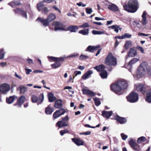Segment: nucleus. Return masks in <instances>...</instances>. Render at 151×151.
Here are the masks:
<instances>
[{
  "instance_id": "f257e3e1",
  "label": "nucleus",
  "mask_w": 151,
  "mask_h": 151,
  "mask_svg": "<svg viewBox=\"0 0 151 151\" xmlns=\"http://www.w3.org/2000/svg\"><path fill=\"white\" fill-rule=\"evenodd\" d=\"M127 87V84L126 82L124 80L121 79L118 80L115 84L111 86V90L116 93L123 90L125 89Z\"/></svg>"
},
{
  "instance_id": "f03ea898",
  "label": "nucleus",
  "mask_w": 151,
  "mask_h": 151,
  "mask_svg": "<svg viewBox=\"0 0 151 151\" xmlns=\"http://www.w3.org/2000/svg\"><path fill=\"white\" fill-rule=\"evenodd\" d=\"M151 71V67H149L146 62H143L139 66L137 70L136 75L133 74L135 78H139L142 76L144 75L147 71Z\"/></svg>"
},
{
  "instance_id": "7ed1b4c3",
  "label": "nucleus",
  "mask_w": 151,
  "mask_h": 151,
  "mask_svg": "<svg viewBox=\"0 0 151 151\" xmlns=\"http://www.w3.org/2000/svg\"><path fill=\"white\" fill-rule=\"evenodd\" d=\"M125 10L129 12L134 13L138 8V4L137 0H129L128 4L124 6Z\"/></svg>"
},
{
  "instance_id": "20e7f679",
  "label": "nucleus",
  "mask_w": 151,
  "mask_h": 151,
  "mask_svg": "<svg viewBox=\"0 0 151 151\" xmlns=\"http://www.w3.org/2000/svg\"><path fill=\"white\" fill-rule=\"evenodd\" d=\"M104 63L106 65L113 66L116 65L117 63L116 59L111 53L106 57Z\"/></svg>"
},
{
  "instance_id": "39448f33",
  "label": "nucleus",
  "mask_w": 151,
  "mask_h": 151,
  "mask_svg": "<svg viewBox=\"0 0 151 151\" xmlns=\"http://www.w3.org/2000/svg\"><path fill=\"white\" fill-rule=\"evenodd\" d=\"M55 17L53 14H50L47 19H44L42 18H38L36 20L37 22H40L43 23V25L46 27L47 26L49 22L53 20L55 18Z\"/></svg>"
},
{
  "instance_id": "423d86ee",
  "label": "nucleus",
  "mask_w": 151,
  "mask_h": 151,
  "mask_svg": "<svg viewBox=\"0 0 151 151\" xmlns=\"http://www.w3.org/2000/svg\"><path fill=\"white\" fill-rule=\"evenodd\" d=\"M127 100L129 102L134 103L137 102L138 100V94L136 92H132L127 97Z\"/></svg>"
},
{
  "instance_id": "0eeeda50",
  "label": "nucleus",
  "mask_w": 151,
  "mask_h": 151,
  "mask_svg": "<svg viewBox=\"0 0 151 151\" xmlns=\"http://www.w3.org/2000/svg\"><path fill=\"white\" fill-rule=\"evenodd\" d=\"M52 25L55 27V31L59 30L67 31L65 28V26L59 22H53L52 23Z\"/></svg>"
},
{
  "instance_id": "6e6552de",
  "label": "nucleus",
  "mask_w": 151,
  "mask_h": 151,
  "mask_svg": "<svg viewBox=\"0 0 151 151\" xmlns=\"http://www.w3.org/2000/svg\"><path fill=\"white\" fill-rule=\"evenodd\" d=\"M44 95L43 94H41L39 96V99L38 100V97L34 95L32 96L31 99L33 103H36L37 101V104L38 105L41 104L43 102L44 100Z\"/></svg>"
},
{
  "instance_id": "1a4fd4ad",
  "label": "nucleus",
  "mask_w": 151,
  "mask_h": 151,
  "mask_svg": "<svg viewBox=\"0 0 151 151\" xmlns=\"http://www.w3.org/2000/svg\"><path fill=\"white\" fill-rule=\"evenodd\" d=\"M10 89V86L6 83H3L0 86V92L1 94H5Z\"/></svg>"
},
{
  "instance_id": "9d476101",
  "label": "nucleus",
  "mask_w": 151,
  "mask_h": 151,
  "mask_svg": "<svg viewBox=\"0 0 151 151\" xmlns=\"http://www.w3.org/2000/svg\"><path fill=\"white\" fill-rule=\"evenodd\" d=\"M134 89L136 91L141 92L143 94L145 93L146 91L145 86L143 84L141 83L135 84Z\"/></svg>"
},
{
  "instance_id": "9b49d317",
  "label": "nucleus",
  "mask_w": 151,
  "mask_h": 151,
  "mask_svg": "<svg viewBox=\"0 0 151 151\" xmlns=\"http://www.w3.org/2000/svg\"><path fill=\"white\" fill-rule=\"evenodd\" d=\"M129 144L132 148L135 150L139 151L140 149L139 146L134 141L133 139H131L129 142Z\"/></svg>"
},
{
  "instance_id": "f8f14e48",
  "label": "nucleus",
  "mask_w": 151,
  "mask_h": 151,
  "mask_svg": "<svg viewBox=\"0 0 151 151\" xmlns=\"http://www.w3.org/2000/svg\"><path fill=\"white\" fill-rule=\"evenodd\" d=\"M109 4L107 5L108 8L110 10L113 12H116L119 11L117 6L114 4L109 2Z\"/></svg>"
},
{
  "instance_id": "ddd939ff",
  "label": "nucleus",
  "mask_w": 151,
  "mask_h": 151,
  "mask_svg": "<svg viewBox=\"0 0 151 151\" xmlns=\"http://www.w3.org/2000/svg\"><path fill=\"white\" fill-rule=\"evenodd\" d=\"M48 58L56 62H63L64 61L65 58H66V57L65 55H64L63 57L60 58H57L52 56H48Z\"/></svg>"
},
{
  "instance_id": "4468645a",
  "label": "nucleus",
  "mask_w": 151,
  "mask_h": 151,
  "mask_svg": "<svg viewBox=\"0 0 151 151\" xmlns=\"http://www.w3.org/2000/svg\"><path fill=\"white\" fill-rule=\"evenodd\" d=\"M138 60L139 59L136 58H134L129 62L127 68L130 72H132V71L131 70H130L129 69H132V65L136 63Z\"/></svg>"
},
{
  "instance_id": "2eb2a0df",
  "label": "nucleus",
  "mask_w": 151,
  "mask_h": 151,
  "mask_svg": "<svg viewBox=\"0 0 151 151\" xmlns=\"http://www.w3.org/2000/svg\"><path fill=\"white\" fill-rule=\"evenodd\" d=\"M137 55V52L135 49L134 47L131 48L130 49L129 51L128 52L126 58H127L128 57H134Z\"/></svg>"
},
{
  "instance_id": "dca6fc26",
  "label": "nucleus",
  "mask_w": 151,
  "mask_h": 151,
  "mask_svg": "<svg viewBox=\"0 0 151 151\" xmlns=\"http://www.w3.org/2000/svg\"><path fill=\"white\" fill-rule=\"evenodd\" d=\"M99 47V45H97L95 46L90 45L87 47L86 51H88L90 52H92L93 51L98 50Z\"/></svg>"
},
{
  "instance_id": "f3484780",
  "label": "nucleus",
  "mask_w": 151,
  "mask_h": 151,
  "mask_svg": "<svg viewBox=\"0 0 151 151\" xmlns=\"http://www.w3.org/2000/svg\"><path fill=\"white\" fill-rule=\"evenodd\" d=\"M146 12L145 11L144 12L142 16V19L141 22L143 26L145 25L147 22V21L146 18Z\"/></svg>"
},
{
  "instance_id": "a211bd4d",
  "label": "nucleus",
  "mask_w": 151,
  "mask_h": 151,
  "mask_svg": "<svg viewBox=\"0 0 151 151\" xmlns=\"http://www.w3.org/2000/svg\"><path fill=\"white\" fill-rule=\"evenodd\" d=\"M72 140L78 146L82 145H84L83 141L80 139L76 138H72Z\"/></svg>"
},
{
  "instance_id": "6ab92c4d",
  "label": "nucleus",
  "mask_w": 151,
  "mask_h": 151,
  "mask_svg": "<svg viewBox=\"0 0 151 151\" xmlns=\"http://www.w3.org/2000/svg\"><path fill=\"white\" fill-rule=\"evenodd\" d=\"M56 125L60 128L61 127H67L68 126V124L62 120L56 123Z\"/></svg>"
},
{
  "instance_id": "aec40b11",
  "label": "nucleus",
  "mask_w": 151,
  "mask_h": 151,
  "mask_svg": "<svg viewBox=\"0 0 151 151\" xmlns=\"http://www.w3.org/2000/svg\"><path fill=\"white\" fill-rule=\"evenodd\" d=\"M93 73V71L91 70H89L87 71L82 77L83 79L86 80Z\"/></svg>"
},
{
  "instance_id": "412c9836",
  "label": "nucleus",
  "mask_w": 151,
  "mask_h": 151,
  "mask_svg": "<svg viewBox=\"0 0 151 151\" xmlns=\"http://www.w3.org/2000/svg\"><path fill=\"white\" fill-rule=\"evenodd\" d=\"M78 27L76 26H71L68 27L67 30H69L71 32H76L78 29Z\"/></svg>"
},
{
  "instance_id": "4be33fe9",
  "label": "nucleus",
  "mask_w": 151,
  "mask_h": 151,
  "mask_svg": "<svg viewBox=\"0 0 151 151\" xmlns=\"http://www.w3.org/2000/svg\"><path fill=\"white\" fill-rule=\"evenodd\" d=\"M82 91L83 94L88 95L92 96H95L96 95L95 93L93 92L88 89H83L82 90Z\"/></svg>"
},
{
  "instance_id": "5701e85b",
  "label": "nucleus",
  "mask_w": 151,
  "mask_h": 151,
  "mask_svg": "<svg viewBox=\"0 0 151 151\" xmlns=\"http://www.w3.org/2000/svg\"><path fill=\"white\" fill-rule=\"evenodd\" d=\"M106 68V66L102 64H101L100 65L96 66L94 68L98 72H101L104 70Z\"/></svg>"
},
{
  "instance_id": "b1692460",
  "label": "nucleus",
  "mask_w": 151,
  "mask_h": 151,
  "mask_svg": "<svg viewBox=\"0 0 151 151\" xmlns=\"http://www.w3.org/2000/svg\"><path fill=\"white\" fill-rule=\"evenodd\" d=\"M146 100L147 102L151 103V89L148 90L147 92Z\"/></svg>"
},
{
  "instance_id": "393cba45",
  "label": "nucleus",
  "mask_w": 151,
  "mask_h": 151,
  "mask_svg": "<svg viewBox=\"0 0 151 151\" xmlns=\"http://www.w3.org/2000/svg\"><path fill=\"white\" fill-rule=\"evenodd\" d=\"M115 119L118 121L120 124H123L127 122L126 119L124 118L120 117L117 116L115 118Z\"/></svg>"
},
{
  "instance_id": "a878e982",
  "label": "nucleus",
  "mask_w": 151,
  "mask_h": 151,
  "mask_svg": "<svg viewBox=\"0 0 151 151\" xmlns=\"http://www.w3.org/2000/svg\"><path fill=\"white\" fill-rule=\"evenodd\" d=\"M112 114V111H103L102 112V114L103 116L104 117H106L107 119H108L109 117L111 116Z\"/></svg>"
},
{
  "instance_id": "bb28decb",
  "label": "nucleus",
  "mask_w": 151,
  "mask_h": 151,
  "mask_svg": "<svg viewBox=\"0 0 151 151\" xmlns=\"http://www.w3.org/2000/svg\"><path fill=\"white\" fill-rule=\"evenodd\" d=\"M25 99L24 96H22L18 99L17 105L20 107L24 102Z\"/></svg>"
},
{
  "instance_id": "cd10ccee",
  "label": "nucleus",
  "mask_w": 151,
  "mask_h": 151,
  "mask_svg": "<svg viewBox=\"0 0 151 151\" xmlns=\"http://www.w3.org/2000/svg\"><path fill=\"white\" fill-rule=\"evenodd\" d=\"M53 111V109L49 106L46 108L45 112L47 114H50Z\"/></svg>"
},
{
  "instance_id": "c85d7f7f",
  "label": "nucleus",
  "mask_w": 151,
  "mask_h": 151,
  "mask_svg": "<svg viewBox=\"0 0 151 151\" xmlns=\"http://www.w3.org/2000/svg\"><path fill=\"white\" fill-rule=\"evenodd\" d=\"M62 105V100H58L55 102L54 106L56 108H58L61 107Z\"/></svg>"
},
{
  "instance_id": "c756f323",
  "label": "nucleus",
  "mask_w": 151,
  "mask_h": 151,
  "mask_svg": "<svg viewBox=\"0 0 151 151\" xmlns=\"http://www.w3.org/2000/svg\"><path fill=\"white\" fill-rule=\"evenodd\" d=\"M44 8V4L42 1L38 3L37 5V8L39 11H42Z\"/></svg>"
},
{
  "instance_id": "7c9ffc66",
  "label": "nucleus",
  "mask_w": 151,
  "mask_h": 151,
  "mask_svg": "<svg viewBox=\"0 0 151 151\" xmlns=\"http://www.w3.org/2000/svg\"><path fill=\"white\" fill-rule=\"evenodd\" d=\"M132 45V42L131 40L126 41L124 44L125 48L128 49Z\"/></svg>"
},
{
  "instance_id": "2f4dec72",
  "label": "nucleus",
  "mask_w": 151,
  "mask_h": 151,
  "mask_svg": "<svg viewBox=\"0 0 151 151\" xmlns=\"http://www.w3.org/2000/svg\"><path fill=\"white\" fill-rule=\"evenodd\" d=\"M15 96H10L9 98H6V102L8 104H11L12 103L14 100Z\"/></svg>"
},
{
  "instance_id": "473e14b6",
  "label": "nucleus",
  "mask_w": 151,
  "mask_h": 151,
  "mask_svg": "<svg viewBox=\"0 0 151 151\" xmlns=\"http://www.w3.org/2000/svg\"><path fill=\"white\" fill-rule=\"evenodd\" d=\"M78 33L83 35H88L89 33V29H84L83 30H80L79 31Z\"/></svg>"
},
{
  "instance_id": "72a5a7b5",
  "label": "nucleus",
  "mask_w": 151,
  "mask_h": 151,
  "mask_svg": "<svg viewBox=\"0 0 151 151\" xmlns=\"http://www.w3.org/2000/svg\"><path fill=\"white\" fill-rule=\"evenodd\" d=\"M100 76L102 78H106L107 76V73L106 70H104L102 71L100 74Z\"/></svg>"
},
{
  "instance_id": "f704fd0d",
  "label": "nucleus",
  "mask_w": 151,
  "mask_h": 151,
  "mask_svg": "<svg viewBox=\"0 0 151 151\" xmlns=\"http://www.w3.org/2000/svg\"><path fill=\"white\" fill-rule=\"evenodd\" d=\"M109 28L114 29V31L116 33H118L119 32V26L117 25H113L111 26H109Z\"/></svg>"
},
{
  "instance_id": "c9c22d12",
  "label": "nucleus",
  "mask_w": 151,
  "mask_h": 151,
  "mask_svg": "<svg viewBox=\"0 0 151 151\" xmlns=\"http://www.w3.org/2000/svg\"><path fill=\"white\" fill-rule=\"evenodd\" d=\"M14 3L15 5H18L20 4V0H14L13 2L9 3L8 4L13 6L12 4Z\"/></svg>"
},
{
  "instance_id": "e433bc0d",
  "label": "nucleus",
  "mask_w": 151,
  "mask_h": 151,
  "mask_svg": "<svg viewBox=\"0 0 151 151\" xmlns=\"http://www.w3.org/2000/svg\"><path fill=\"white\" fill-rule=\"evenodd\" d=\"M48 99L49 101L52 102L56 100V98L53 96L52 94H51L48 96Z\"/></svg>"
},
{
  "instance_id": "4c0bfd02",
  "label": "nucleus",
  "mask_w": 151,
  "mask_h": 151,
  "mask_svg": "<svg viewBox=\"0 0 151 151\" xmlns=\"http://www.w3.org/2000/svg\"><path fill=\"white\" fill-rule=\"evenodd\" d=\"M61 64L59 62H56L51 65V67L54 68H56L60 66Z\"/></svg>"
},
{
  "instance_id": "58836bf2",
  "label": "nucleus",
  "mask_w": 151,
  "mask_h": 151,
  "mask_svg": "<svg viewBox=\"0 0 151 151\" xmlns=\"http://www.w3.org/2000/svg\"><path fill=\"white\" fill-rule=\"evenodd\" d=\"M95 101V104L97 106H98L100 105L101 104L100 101L99 99L98 98H95L93 99Z\"/></svg>"
},
{
  "instance_id": "ea45409f",
  "label": "nucleus",
  "mask_w": 151,
  "mask_h": 151,
  "mask_svg": "<svg viewBox=\"0 0 151 151\" xmlns=\"http://www.w3.org/2000/svg\"><path fill=\"white\" fill-rule=\"evenodd\" d=\"M146 138L144 137H141L138 138L137 140V142L138 143H141L145 141Z\"/></svg>"
},
{
  "instance_id": "a19ab883",
  "label": "nucleus",
  "mask_w": 151,
  "mask_h": 151,
  "mask_svg": "<svg viewBox=\"0 0 151 151\" xmlns=\"http://www.w3.org/2000/svg\"><path fill=\"white\" fill-rule=\"evenodd\" d=\"M59 113L57 111L55 112L53 114V117L54 119H56L60 116Z\"/></svg>"
},
{
  "instance_id": "79ce46f5",
  "label": "nucleus",
  "mask_w": 151,
  "mask_h": 151,
  "mask_svg": "<svg viewBox=\"0 0 151 151\" xmlns=\"http://www.w3.org/2000/svg\"><path fill=\"white\" fill-rule=\"evenodd\" d=\"M25 9L27 11L30 13L31 12V10L30 8V5L29 4H27L25 6Z\"/></svg>"
},
{
  "instance_id": "37998d69",
  "label": "nucleus",
  "mask_w": 151,
  "mask_h": 151,
  "mask_svg": "<svg viewBox=\"0 0 151 151\" xmlns=\"http://www.w3.org/2000/svg\"><path fill=\"white\" fill-rule=\"evenodd\" d=\"M20 92L21 93H25L27 91V88L21 86L20 87Z\"/></svg>"
},
{
  "instance_id": "c03bdc74",
  "label": "nucleus",
  "mask_w": 151,
  "mask_h": 151,
  "mask_svg": "<svg viewBox=\"0 0 151 151\" xmlns=\"http://www.w3.org/2000/svg\"><path fill=\"white\" fill-rule=\"evenodd\" d=\"M4 50L1 49L0 51V59H2L4 58Z\"/></svg>"
},
{
  "instance_id": "a18cd8bd",
  "label": "nucleus",
  "mask_w": 151,
  "mask_h": 151,
  "mask_svg": "<svg viewBox=\"0 0 151 151\" xmlns=\"http://www.w3.org/2000/svg\"><path fill=\"white\" fill-rule=\"evenodd\" d=\"M88 58V57L87 56L81 55L79 57V59L80 60H83Z\"/></svg>"
},
{
  "instance_id": "49530a36",
  "label": "nucleus",
  "mask_w": 151,
  "mask_h": 151,
  "mask_svg": "<svg viewBox=\"0 0 151 151\" xmlns=\"http://www.w3.org/2000/svg\"><path fill=\"white\" fill-rule=\"evenodd\" d=\"M59 113L60 115L63 114L65 112V111L63 109H61L57 111Z\"/></svg>"
},
{
  "instance_id": "de8ad7c7",
  "label": "nucleus",
  "mask_w": 151,
  "mask_h": 151,
  "mask_svg": "<svg viewBox=\"0 0 151 151\" xmlns=\"http://www.w3.org/2000/svg\"><path fill=\"white\" fill-rule=\"evenodd\" d=\"M20 14L23 17H25L26 19H27V13L25 12L23 10H22Z\"/></svg>"
},
{
  "instance_id": "09e8293b",
  "label": "nucleus",
  "mask_w": 151,
  "mask_h": 151,
  "mask_svg": "<svg viewBox=\"0 0 151 151\" xmlns=\"http://www.w3.org/2000/svg\"><path fill=\"white\" fill-rule=\"evenodd\" d=\"M124 39L126 38H130L131 37L132 35L127 33H125L123 35Z\"/></svg>"
},
{
  "instance_id": "8fccbe9b",
  "label": "nucleus",
  "mask_w": 151,
  "mask_h": 151,
  "mask_svg": "<svg viewBox=\"0 0 151 151\" xmlns=\"http://www.w3.org/2000/svg\"><path fill=\"white\" fill-rule=\"evenodd\" d=\"M69 132V131L68 130L65 129L63 130H61L60 132V134L63 136V134L66 133H68Z\"/></svg>"
},
{
  "instance_id": "3c124183",
  "label": "nucleus",
  "mask_w": 151,
  "mask_h": 151,
  "mask_svg": "<svg viewBox=\"0 0 151 151\" xmlns=\"http://www.w3.org/2000/svg\"><path fill=\"white\" fill-rule=\"evenodd\" d=\"M79 55V54L75 53L74 54H72V55L68 56L66 57V58H69L71 57H76Z\"/></svg>"
},
{
  "instance_id": "603ef678",
  "label": "nucleus",
  "mask_w": 151,
  "mask_h": 151,
  "mask_svg": "<svg viewBox=\"0 0 151 151\" xmlns=\"http://www.w3.org/2000/svg\"><path fill=\"white\" fill-rule=\"evenodd\" d=\"M86 11L87 14H91L93 12L92 9L89 8H86Z\"/></svg>"
},
{
  "instance_id": "864d4df0",
  "label": "nucleus",
  "mask_w": 151,
  "mask_h": 151,
  "mask_svg": "<svg viewBox=\"0 0 151 151\" xmlns=\"http://www.w3.org/2000/svg\"><path fill=\"white\" fill-rule=\"evenodd\" d=\"M89 26V24L88 23H85L83 24L82 25L80 26V27H86Z\"/></svg>"
},
{
  "instance_id": "5fc2aeb1",
  "label": "nucleus",
  "mask_w": 151,
  "mask_h": 151,
  "mask_svg": "<svg viewBox=\"0 0 151 151\" xmlns=\"http://www.w3.org/2000/svg\"><path fill=\"white\" fill-rule=\"evenodd\" d=\"M102 34H105L107 35H109L107 33H106L105 31H98V35H102Z\"/></svg>"
},
{
  "instance_id": "6e6d98bb",
  "label": "nucleus",
  "mask_w": 151,
  "mask_h": 151,
  "mask_svg": "<svg viewBox=\"0 0 151 151\" xmlns=\"http://www.w3.org/2000/svg\"><path fill=\"white\" fill-rule=\"evenodd\" d=\"M121 135L122 139L124 140H125L127 138V136L124 133H121Z\"/></svg>"
},
{
  "instance_id": "4d7b16f0",
  "label": "nucleus",
  "mask_w": 151,
  "mask_h": 151,
  "mask_svg": "<svg viewBox=\"0 0 151 151\" xmlns=\"http://www.w3.org/2000/svg\"><path fill=\"white\" fill-rule=\"evenodd\" d=\"M81 74V72L79 71H75L74 73L75 76H73V78H74L75 76H76L77 75H80Z\"/></svg>"
},
{
  "instance_id": "13d9d810",
  "label": "nucleus",
  "mask_w": 151,
  "mask_h": 151,
  "mask_svg": "<svg viewBox=\"0 0 151 151\" xmlns=\"http://www.w3.org/2000/svg\"><path fill=\"white\" fill-rule=\"evenodd\" d=\"M22 10L20 9L19 8H17L15 9L14 10V11H15L16 13H19L20 14L21 13Z\"/></svg>"
},
{
  "instance_id": "bf43d9fd",
  "label": "nucleus",
  "mask_w": 151,
  "mask_h": 151,
  "mask_svg": "<svg viewBox=\"0 0 151 151\" xmlns=\"http://www.w3.org/2000/svg\"><path fill=\"white\" fill-rule=\"evenodd\" d=\"M42 11L44 13H47L48 12L47 8L46 7H44Z\"/></svg>"
},
{
  "instance_id": "052dcab7",
  "label": "nucleus",
  "mask_w": 151,
  "mask_h": 151,
  "mask_svg": "<svg viewBox=\"0 0 151 151\" xmlns=\"http://www.w3.org/2000/svg\"><path fill=\"white\" fill-rule=\"evenodd\" d=\"M137 49L139 50L142 53H144V50L142 47L138 46L137 47Z\"/></svg>"
},
{
  "instance_id": "680f3d73",
  "label": "nucleus",
  "mask_w": 151,
  "mask_h": 151,
  "mask_svg": "<svg viewBox=\"0 0 151 151\" xmlns=\"http://www.w3.org/2000/svg\"><path fill=\"white\" fill-rule=\"evenodd\" d=\"M91 133V131H88L86 132H85L81 133L80 134H82L86 135H88L90 134Z\"/></svg>"
},
{
  "instance_id": "e2e57ef3",
  "label": "nucleus",
  "mask_w": 151,
  "mask_h": 151,
  "mask_svg": "<svg viewBox=\"0 0 151 151\" xmlns=\"http://www.w3.org/2000/svg\"><path fill=\"white\" fill-rule=\"evenodd\" d=\"M27 63L29 64H32L33 63V61L32 59H29L26 60Z\"/></svg>"
},
{
  "instance_id": "0e129e2a",
  "label": "nucleus",
  "mask_w": 151,
  "mask_h": 151,
  "mask_svg": "<svg viewBox=\"0 0 151 151\" xmlns=\"http://www.w3.org/2000/svg\"><path fill=\"white\" fill-rule=\"evenodd\" d=\"M69 119V118L68 115H66L65 117L62 118V120H63L64 121H67Z\"/></svg>"
},
{
  "instance_id": "69168bd1",
  "label": "nucleus",
  "mask_w": 151,
  "mask_h": 151,
  "mask_svg": "<svg viewBox=\"0 0 151 151\" xmlns=\"http://www.w3.org/2000/svg\"><path fill=\"white\" fill-rule=\"evenodd\" d=\"M25 70L26 71V73L28 75L29 73L32 72V70L27 68H25Z\"/></svg>"
},
{
  "instance_id": "338daca9",
  "label": "nucleus",
  "mask_w": 151,
  "mask_h": 151,
  "mask_svg": "<svg viewBox=\"0 0 151 151\" xmlns=\"http://www.w3.org/2000/svg\"><path fill=\"white\" fill-rule=\"evenodd\" d=\"M138 35L139 36H147L149 35V34H145L144 33L141 32L139 33Z\"/></svg>"
},
{
  "instance_id": "774afa93",
  "label": "nucleus",
  "mask_w": 151,
  "mask_h": 151,
  "mask_svg": "<svg viewBox=\"0 0 151 151\" xmlns=\"http://www.w3.org/2000/svg\"><path fill=\"white\" fill-rule=\"evenodd\" d=\"M54 0H43L44 1L47 3H51L54 1Z\"/></svg>"
}]
</instances>
